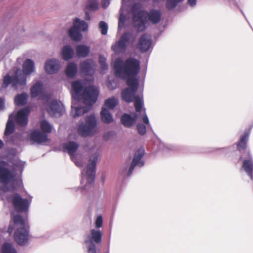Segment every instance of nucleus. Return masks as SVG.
Instances as JSON below:
<instances>
[{"instance_id":"1","label":"nucleus","mask_w":253,"mask_h":253,"mask_svg":"<svg viewBox=\"0 0 253 253\" xmlns=\"http://www.w3.org/2000/svg\"><path fill=\"white\" fill-rule=\"evenodd\" d=\"M86 80H77L72 83L71 114L74 118L87 112L97 101L99 91Z\"/></svg>"},{"instance_id":"2","label":"nucleus","mask_w":253,"mask_h":253,"mask_svg":"<svg viewBox=\"0 0 253 253\" xmlns=\"http://www.w3.org/2000/svg\"><path fill=\"white\" fill-rule=\"evenodd\" d=\"M128 87L122 90L121 96L122 99L126 102H134V105L136 113L141 112L143 116V122L150 126L149 119L146 114L145 109L143 108L144 101L142 94L136 93L139 84L138 80L136 79H129L126 81Z\"/></svg>"},{"instance_id":"3","label":"nucleus","mask_w":253,"mask_h":253,"mask_svg":"<svg viewBox=\"0 0 253 253\" xmlns=\"http://www.w3.org/2000/svg\"><path fill=\"white\" fill-rule=\"evenodd\" d=\"M132 13L134 26L138 32L145 29L143 18L153 24H157L160 21L162 16L161 12L159 10L152 9L149 12L143 11L142 5L139 3L133 5Z\"/></svg>"},{"instance_id":"4","label":"nucleus","mask_w":253,"mask_h":253,"mask_svg":"<svg viewBox=\"0 0 253 253\" xmlns=\"http://www.w3.org/2000/svg\"><path fill=\"white\" fill-rule=\"evenodd\" d=\"M23 71L20 69H17L15 72V76L11 78L9 75L3 77L1 88H5L10 84L15 89L17 85L24 86L26 84V76L31 74L35 71L34 62L30 59L26 60L23 64Z\"/></svg>"},{"instance_id":"5","label":"nucleus","mask_w":253,"mask_h":253,"mask_svg":"<svg viewBox=\"0 0 253 253\" xmlns=\"http://www.w3.org/2000/svg\"><path fill=\"white\" fill-rule=\"evenodd\" d=\"M114 69L116 76L127 80L134 79L140 71V63L138 60L130 58L125 61L121 58L117 59L114 64Z\"/></svg>"},{"instance_id":"6","label":"nucleus","mask_w":253,"mask_h":253,"mask_svg":"<svg viewBox=\"0 0 253 253\" xmlns=\"http://www.w3.org/2000/svg\"><path fill=\"white\" fill-rule=\"evenodd\" d=\"M13 221L17 228L14 233L15 241L20 245H26L28 241L29 226L20 215H14Z\"/></svg>"},{"instance_id":"7","label":"nucleus","mask_w":253,"mask_h":253,"mask_svg":"<svg viewBox=\"0 0 253 253\" xmlns=\"http://www.w3.org/2000/svg\"><path fill=\"white\" fill-rule=\"evenodd\" d=\"M98 153L96 152L92 154L89 160L88 164L86 167V169L82 172V179L81 184L83 185L84 182L85 184L84 188L81 189L88 188L90 184L94 181L95 174V167L98 157Z\"/></svg>"},{"instance_id":"8","label":"nucleus","mask_w":253,"mask_h":253,"mask_svg":"<svg viewBox=\"0 0 253 253\" xmlns=\"http://www.w3.org/2000/svg\"><path fill=\"white\" fill-rule=\"evenodd\" d=\"M97 119L94 115H90L85 118L84 122H81L78 126L77 131L78 134L83 137L92 136L97 130Z\"/></svg>"},{"instance_id":"9","label":"nucleus","mask_w":253,"mask_h":253,"mask_svg":"<svg viewBox=\"0 0 253 253\" xmlns=\"http://www.w3.org/2000/svg\"><path fill=\"white\" fill-rule=\"evenodd\" d=\"M136 37L133 32L125 33L119 41L112 46V50L117 54L125 52L127 46L134 42Z\"/></svg>"},{"instance_id":"10","label":"nucleus","mask_w":253,"mask_h":253,"mask_svg":"<svg viewBox=\"0 0 253 253\" xmlns=\"http://www.w3.org/2000/svg\"><path fill=\"white\" fill-rule=\"evenodd\" d=\"M87 29L88 24L85 21L76 18L73 26L69 30V35L72 40L79 41L82 39L81 32H85Z\"/></svg>"},{"instance_id":"11","label":"nucleus","mask_w":253,"mask_h":253,"mask_svg":"<svg viewBox=\"0 0 253 253\" xmlns=\"http://www.w3.org/2000/svg\"><path fill=\"white\" fill-rule=\"evenodd\" d=\"M7 165L8 164L6 162H1V165H0V183L4 185H6L11 182L12 185H14L15 183H21L20 181H16L14 180L13 173L8 169L4 167ZM16 188V187L13 185L11 188L8 189L7 190H14Z\"/></svg>"},{"instance_id":"12","label":"nucleus","mask_w":253,"mask_h":253,"mask_svg":"<svg viewBox=\"0 0 253 253\" xmlns=\"http://www.w3.org/2000/svg\"><path fill=\"white\" fill-rule=\"evenodd\" d=\"M79 146L76 142L70 141L64 144L63 149L65 152H67L70 155L72 161L77 167H83L85 161L81 159V156L75 155Z\"/></svg>"},{"instance_id":"13","label":"nucleus","mask_w":253,"mask_h":253,"mask_svg":"<svg viewBox=\"0 0 253 253\" xmlns=\"http://www.w3.org/2000/svg\"><path fill=\"white\" fill-rule=\"evenodd\" d=\"M32 197L29 199H23L18 194H14L12 199V203L15 210L18 212L27 211L32 201Z\"/></svg>"},{"instance_id":"14","label":"nucleus","mask_w":253,"mask_h":253,"mask_svg":"<svg viewBox=\"0 0 253 253\" xmlns=\"http://www.w3.org/2000/svg\"><path fill=\"white\" fill-rule=\"evenodd\" d=\"M31 95L32 97H38L39 99H47L48 95L44 90L42 83L40 81L37 82L30 89Z\"/></svg>"},{"instance_id":"15","label":"nucleus","mask_w":253,"mask_h":253,"mask_svg":"<svg viewBox=\"0 0 253 253\" xmlns=\"http://www.w3.org/2000/svg\"><path fill=\"white\" fill-rule=\"evenodd\" d=\"M46 109L50 116H61L64 111V106L60 101L53 100Z\"/></svg>"},{"instance_id":"16","label":"nucleus","mask_w":253,"mask_h":253,"mask_svg":"<svg viewBox=\"0 0 253 253\" xmlns=\"http://www.w3.org/2000/svg\"><path fill=\"white\" fill-rule=\"evenodd\" d=\"M144 154V150L143 149H139L135 152L127 173L128 176L131 174L135 166H138L139 167L143 166L144 162L143 161L141 160V159Z\"/></svg>"},{"instance_id":"17","label":"nucleus","mask_w":253,"mask_h":253,"mask_svg":"<svg viewBox=\"0 0 253 253\" xmlns=\"http://www.w3.org/2000/svg\"><path fill=\"white\" fill-rule=\"evenodd\" d=\"M152 45L151 36L148 34H144L139 40L137 44V48L142 52L147 51Z\"/></svg>"},{"instance_id":"18","label":"nucleus","mask_w":253,"mask_h":253,"mask_svg":"<svg viewBox=\"0 0 253 253\" xmlns=\"http://www.w3.org/2000/svg\"><path fill=\"white\" fill-rule=\"evenodd\" d=\"M136 113H134L131 115L125 114L121 117L122 124L126 127H129L133 125L135 122L140 117V116L143 118L141 112Z\"/></svg>"},{"instance_id":"19","label":"nucleus","mask_w":253,"mask_h":253,"mask_svg":"<svg viewBox=\"0 0 253 253\" xmlns=\"http://www.w3.org/2000/svg\"><path fill=\"white\" fill-rule=\"evenodd\" d=\"M30 112L28 107H25L19 111L15 117V122L20 126H23L28 123V116Z\"/></svg>"},{"instance_id":"20","label":"nucleus","mask_w":253,"mask_h":253,"mask_svg":"<svg viewBox=\"0 0 253 253\" xmlns=\"http://www.w3.org/2000/svg\"><path fill=\"white\" fill-rule=\"evenodd\" d=\"M60 61L52 58L47 60L44 65V69L47 74H53L57 73L60 69Z\"/></svg>"},{"instance_id":"21","label":"nucleus","mask_w":253,"mask_h":253,"mask_svg":"<svg viewBox=\"0 0 253 253\" xmlns=\"http://www.w3.org/2000/svg\"><path fill=\"white\" fill-rule=\"evenodd\" d=\"M102 233L99 230L94 229L90 230V235L86 234L84 236V243L86 244L93 243H99L101 242Z\"/></svg>"},{"instance_id":"22","label":"nucleus","mask_w":253,"mask_h":253,"mask_svg":"<svg viewBox=\"0 0 253 253\" xmlns=\"http://www.w3.org/2000/svg\"><path fill=\"white\" fill-rule=\"evenodd\" d=\"M82 73L86 75H92L94 72L95 64L93 60L87 59L80 63Z\"/></svg>"},{"instance_id":"23","label":"nucleus","mask_w":253,"mask_h":253,"mask_svg":"<svg viewBox=\"0 0 253 253\" xmlns=\"http://www.w3.org/2000/svg\"><path fill=\"white\" fill-rule=\"evenodd\" d=\"M242 169L247 173L251 179H253V160L250 154H248V158L243 161Z\"/></svg>"},{"instance_id":"24","label":"nucleus","mask_w":253,"mask_h":253,"mask_svg":"<svg viewBox=\"0 0 253 253\" xmlns=\"http://www.w3.org/2000/svg\"><path fill=\"white\" fill-rule=\"evenodd\" d=\"M30 138L33 141L38 144L45 142L48 140L47 135L42 133L39 130L33 131L30 135Z\"/></svg>"},{"instance_id":"25","label":"nucleus","mask_w":253,"mask_h":253,"mask_svg":"<svg viewBox=\"0 0 253 253\" xmlns=\"http://www.w3.org/2000/svg\"><path fill=\"white\" fill-rule=\"evenodd\" d=\"M74 54V51L70 45L64 46L61 50L62 58L65 60H69L71 59Z\"/></svg>"},{"instance_id":"26","label":"nucleus","mask_w":253,"mask_h":253,"mask_svg":"<svg viewBox=\"0 0 253 253\" xmlns=\"http://www.w3.org/2000/svg\"><path fill=\"white\" fill-rule=\"evenodd\" d=\"M89 51V47L85 45L80 44L76 47V54L79 58L87 56Z\"/></svg>"},{"instance_id":"27","label":"nucleus","mask_w":253,"mask_h":253,"mask_svg":"<svg viewBox=\"0 0 253 253\" xmlns=\"http://www.w3.org/2000/svg\"><path fill=\"white\" fill-rule=\"evenodd\" d=\"M100 116L102 122L105 124H110L113 122L112 115L106 108H102Z\"/></svg>"},{"instance_id":"28","label":"nucleus","mask_w":253,"mask_h":253,"mask_svg":"<svg viewBox=\"0 0 253 253\" xmlns=\"http://www.w3.org/2000/svg\"><path fill=\"white\" fill-rule=\"evenodd\" d=\"M77 66L73 62L69 63L65 70V74L68 78H72L76 75Z\"/></svg>"},{"instance_id":"29","label":"nucleus","mask_w":253,"mask_h":253,"mask_svg":"<svg viewBox=\"0 0 253 253\" xmlns=\"http://www.w3.org/2000/svg\"><path fill=\"white\" fill-rule=\"evenodd\" d=\"M14 117L13 114H11L9 116L8 121L6 123V128L4 132L5 136L10 135L14 130V124L13 122V119Z\"/></svg>"},{"instance_id":"30","label":"nucleus","mask_w":253,"mask_h":253,"mask_svg":"<svg viewBox=\"0 0 253 253\" xmlns=\"http://www.w3.org/2000/svg\"><path fill=\"white\" fill-rule=\"evenodd\" d=\"M28 95L26 93H22L17 95L14 99L15 104L17 106H22L26 104Z\"/></svg>"},{"instance_id":"31","label":"nucleus","mask_w":253,"mask_h":253,"mask_svg":"<svg viewBox=\"0 0 253 253\" xmlns=\"http://www.w3.org/2000/svg\"><path fill=\"white\" fill-rule=\"evenodd\" d=\"M119 101L117 98L112 97L107 99L104 102L105 107L109 109H113L118 104Z\"/></svg>"},{"instance_id":"32","label":"nucleus","mask_w":253,"mask_h":253,"mask_svg":"<svg viewBox=\"0 0 253 253\" xmlns=\"http://www.w3.org/2000/svg\"><path fill=\"white\" fill-rule=\"evenodd\" d=\"M249 137V132H246L240 139L238 145V149L239 151L244 149L247 146V143Z\"/></svg>"},{"instance_id":"33","label":"nucleus","mask_w":253,"mask_h":253,"mask_svg":"<svg viewBox=\"0 0 253 253\" xmlns=\"http://www.w3.org/2000/svg\"><path fill=\"white\" fill-rule=\"evenodd\" d=\"M2 253H16V251L12 244L5 243L1 248Z\"/></svg>"},{"instance_id":"34","label":"nucleus","mask_w":253,"mask_h":253,"mask_svg":"<svg viewBox=\"0 0 253 253\" xmlns=\"http://www.w3.org/2000/svg\"><path fill=\"white\" fill-rule=\"evenodd\" d=\"M41 127L43 132L47 133H50L52 129L51 125L46 121H43L41 123Z\"/></svg>"},{"instance_id":"35","label":"nucleus","mask_w":253,"mask_h":253,"mask_svg":"<svg viewBox=\"0 0 253 253\" xmlns=\"http://www.w3.org/2000/svg\"><path fill=\"white\" fill-rule=\"evenodd\" d=\"M125 0H122V7L120 10V16L119 19L118 30H120L124 26L125 21V17L123 13V9L124 6Z\"/></svg>"},{"instance_id":"36","label":"nucleus","mask_w":253,"mask_h":253,"mask_svg":"<svg viewBox=\"0 0 253 253\" xmlns=\"http://www.w3.org/2000/svg\"><path fill=\"white\" fill-rule=\"evenodd\" d=\"M183 0H168L166 6L169 10L174 9L176 5Z\"/></svg>"},{"instance_id":"37","label":"nucleus","mask_w":253,"mask_h":253,"mask_svg":"<svg viewBox=\"0 0 253 253\" xmlns=\"http://www.w3.org/2000/svg\"><path fill=\"white\" fill-rule=\"evenodd\" d=\"M87 6L89 9L95 10L98 8V2L97 0H89L87 2Z\"/></svg>"},{"instance_id":"38","label":"nucleus","mask_w":253,"mask_h":253,"mask_svg":"<svg viewBox=\"0 0 253 253\" xmlns=\"http://www.w3.org/2000/svg\"><path fill=\"white\" fill-rule=\"evenodd\" d=\"M99 28L101 31V34L103 35H106L108 31V25L104 21H101L99 24Z\"/></svg>"},{"instance_id":"39","label":"nucleus","mask_w":253,"mask_h":253,"mask_svg":"<svg viewBox=\"0 0 253 253\" xmlns=\"http://www.w3.org/2000/svg\"><path fill=\"white\" fill-rule=\"evenodd\" d=\"M106 58L102 55H100L99 58V62L103 70H106L108 68V66L106 63Z\"/></svg>"},{"instance_id":"40","label":"nucleus","mask_w":253,"mask_h":253,"mask_svg":"<svg viewBox=\"0 0 253 253\" xmlns=\"http://www.w3.org/2000/svg\"><path fill=\"white\" fill-rule=\"evenodd\" d=\"M115 135V133L113 131H109L105 133L103 136V139L107 141L112 138Z\"/></svg>"},{"instance_id":"41","label":"nucleus","mask_w":253,"mask_h":253,"mask_svg":"<svg viewBox=\"0 0 253 253\" xmlns=\"http://www.w3.org/2000/svg\"><path fill=\"white\" fill-rule=\"evenodd\" d=\"M138 133L141 135H144L146 133V127L143 124H138L137 126Z\"/></svg>"},{"instance_id":"42","label":"nucleus","mask_w":253,"mask_h":253,"mask_svg":"<svg viewBox=\"0 0 253 253\" xmlns=\"http://www.w3.org/2000/svg\"><path fill=\"white\" fill-rule=\"evenodd\" d=\"M102 223H103V219H102V216L101 215L98 216L95 220V226L97 228H99L102 226Z\"/></svg>"},{"instance_id":"43","label":"nucleus","mask_w":253,"mask_h":253,"mask_svg":"<svg viewBox=\"0 0 253 253\" xmlns=\"http://www.w3.org/2000/svg\"><path fill=\"white\" fill-rule=\"evenodd\" d=\"M87 246L88 253H96L95 246L94 243L86 244Z\"/></svg>"},{"instance_id":"44","label":"nucleus","mask_w":253,"mask_h":253,"mask_svg":"<svg viewBox=\"0 0 253 253\" xmlns=\"http://www.w3.org/2000/svg\"><path fill=\"white\" fill-rule=\"evenodd\" d=\"M110 4L109 0H102L101 2L102 6L105 8L108 6Z\"/></svg>"},{"instance_id":"45","label":"nucleus","mask_w":253,"mask_h":253,"mask_svg":"<svg viewBox=\"0 0 253 253\" xmlns=\"http://www.w3.org/2000/svg\"><path fill=\"white\" fill-rule=\"evenodd\" d=\"M187 2L190 6L194 7L196 4L197 0H187Z\"/></svg>"},{"instance_id":"46","label":"nucleus","mask_w":253,"mask_h":253,"mask_svg":"<svg viewBox=\"0 0 253 253\" xmlns=\"http://www.w3.org/2000/svg\"><path fill=\"white\" fill-rule=\"evenodd\" d=\"M4 107V99L0 98V110H2Z\"/></svg>"},{"instance_id":"47","label":"nucleus","mask_w":253,"mask_h":253,"mask_svg":"<svg viewBox=\"0 0 253 253\" xmlns=\"http://www.w3.org/2000/svg\"><path fill=\"white\" fill-rule=\"evenodd\" d=\"M13 230V228L11 226H9L8 228L7 229V232L9 234H11Z\"/></svg>"},{"instance_id":"48","label":"nucleus","mask_w":253,"mask_h":253,"mask_svg":"<svg viewBox=\"0 0 253 253\" xmlns=\"http://www.w3.org/2000/svg\"><path fill=\"white\" fill-rule=\"evenodd\" d=\"M85 18L86 20H89L90 17H89L88 12L85 13Z\"/></svg>"},{"instance_id":"49","label":"nucleus","mask_w":253,"mask_h":253,"mask_svg":"<svg viewBox=\"0 0 253 253\" xmlns=\"http://www.w3.org/2000/svg\"><path fill=\"white\" fill-rule=\"evenodd\" d=\"M3 142L0 139V149H1L3 147Z\"/></svg>"},{"instance_id":"50","label":"nucleus","mask_w":253,"mask_h":253,"mask_svg":"<svg viewBox=\"0 0 253 253\" xmlns=\"http://www.w3.org/2000/svg\"><path fill=\"white\" fill-rule=\"evenodd\" d=\"M108 87H109L110 89H112V88H111V87H110V85L109 84L108 85ZM114 88H113L112 89H114Z\"/></svg>"}]
</instances>
